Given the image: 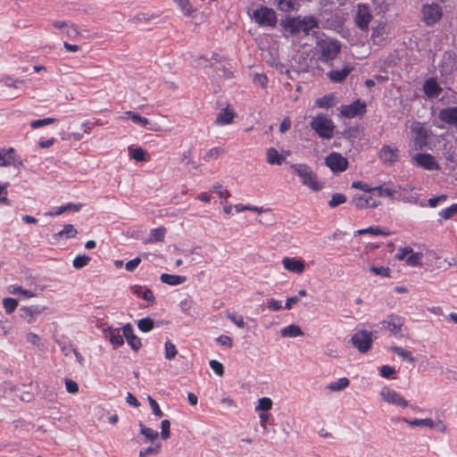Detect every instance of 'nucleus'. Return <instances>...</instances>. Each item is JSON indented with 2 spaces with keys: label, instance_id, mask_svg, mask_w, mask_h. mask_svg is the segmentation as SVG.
Returning a JSON list of instances; mask_svg holds the SVG:
<instances>
[{
  "label": "nucleus",
  "instance_id": "6ab92c4d",
  "mask_svg": "<svg viewBox=\"0 0 457 457\" xmlns=\"http://www.w3.org/2000/svg\"><path fill=\"white\" fill-rule=\"evenodd\" d=\"M104 337L109 339L114 348H118L124 344L123 337L120 334V328L108 327L104 330Z\"/></svg>",
  "mask_w": 457,
  "mask_h": 457
},
{
  "label": "nucleus",
  "instance_id": "7c9ffc66",
  "mask_svg": "<svg viewBox=\"0 0 457 457\" xmlns=\"http://www.w3.org/2000/svg\"><path fill=\"white\" fill-rule=\"evenodd\" d=\"M129 157L137 162H147L150 159L149 154L142 147L129 148Z\"/></svg>",
  "mask_w": 457,
  "mask_h": 457
},
{
  "label": "nucleus",
  "instance_id": "1a4fd4ad",
  "mask_svg": "<svg viewBox=\"0 0 457 457\" xmlns=\"http://www.w3.org/2000/svg\"><path fill=\"white\" fill-rule=\"evenodd\" d=\"M422 15L427 25H434L441 19L443 12L438 4L433 3L423 6Z\"/></svg>",
  "mask_w": 457,
  "mask_h": 457
},
{
  "label": "nucleus",
  "instance_id": "c85d7f7f",
  "mask_svg": "<svg viewBox=\"0 0 457 457\" xmlns=\"http://www.w3.org/2000/svg\"><path fill=\"white\" fill-rule=\"evenodd\" d=\"M280 335L284 337H296L303 336V331L298 325L291 324L280 330Z\"/></svg>",
  "mask_w": 457,
  "mask_h": 457
},
{
  "label": "nucleus",
  "instance_id": "f3484780",
  "mask_svg": "<svg viewBox=\"0 0 457 457\" xmlns=\"http://www.w3.org/2000/svg\"><path fill=\"white\" fill-rule=\"evenodd\" d=\"M282 264L285 270L295 274H302L305 269L304 261L296 260L293 257L283 258Z\"/></svg>",
  "mask_w": 457,
  "mask_h": 457
},
{
  "label": "nucleus",
  "instance_id": "3c124183",
  "mask_svg": "<svg viewBox=\"0 0 457 457\" xmlns=\"http://www.w3.org/2000/svg\"><path fill=\"white\" fill-rule=\"evenodd\" d=\"M0 82L3 83L5 87L17 88L18 84L23 83V80L16 79L10 76H4L0 78Z\"/></svg>",
  "mask_w": 457,
  "mask_h": 457
},
{
  "label": "nucleus",
  "instance_id": "b1692460",
  "mask_svg": "<svg viewBox=\"0 0 457 457\" xmlns=\"http://www.w3.org/2000/svg\"><path fill=\"white\" fill-rule=\"evenodd\" d=\"M44 308H40L37 305H33L29 307H21L20 309V315L22 319H26L29 323L34 321V317L41 313Z\"/></svg>",
  "mask_w": 457,
  "mask_h": 457
},
{
  "label": "nucleus",
  "instance_id": "37998d69",
  "mask_svg": "<svg viewBox=\"0 0 457 457\" xmlns=\"http://www.w3.org/2000/svg\"><path fill=\"white\" fill-rule=\"evenodd\" d=\"M90 261L91 258L87 255H78L73 260V267L77 270H80L87 266Z\"/></svg>",
  "mask_w": 457,
  "mask_h": 457
},
{
  "label": "nucleus",
  "instance_id": "f704fd0d",
  "mask_svg": "<svg viewBox=\"0 0 457 457\" xmlns=\"http://www.w3.org/2000/svg\"><path fill=\"white\" fill-rule=\"evenodd\" d=\"M281 12H288L295 9L297 0H275Z\"/></svg>",
  "mask_w": 457,
  "mask_h": 457
},
{
  "label": "nucleus",
  "instance_id": "49530a36",
  "mask_svg": "<svg viewBox=\"0 0 457 457\" xmlns=\"http://www.w3.org/2000/svg\"><path fill=\"white\" fill-rule=\"evenodd\" d=\"M226 316L237 327L244 328L245 321L242 315L237 314L235 312H230L229 311L226 312Z\"/></svg>",
  "mask_w": 457,
  "mask_h": 457
},
{
  "label": "nucleus",
  "instance_id": "0e129e2a",
  "mask_svg": "<svg viewBox=\"0 0 457 457\" xmlns=\"http://www.w3.org/2000/svg\"><path fill=\"white\" fill-rule=\"evenodd\" d=\"M213 190L220 198L227 199L230 196L229 191L223 189V187L219 183L213 186Z\"/></svg>",
  "mask_w": 457,
  "mask_h": 457
},
{
  "label": "nucleus",
  "instance_id": "f257e3e1",
  "mask_svg": "<svg viewBox=\"0 0 457 457\" xmlns=\"http://www.w3.org/2000/svg\"><path fill=\"white\" fill-rule=\"evenodd\" d=\"M280 26L292 36L298 35L301 32L309 35L312 29L319 27V23L317 19L311 15L303 18L287 17L285 20H281Z\"/></svg>",
  "mask_w": 457,
  "mask_h": 457
},
{
  "label": "nucleus",
  "instance_id": "58836bf2",
  "mask_svg": "<svg viewBox=\"0 0 457 457\" xmlns=\"http://www.w3.org/2000/svg\"><path fill=\"white\" fill-rule=\"evenodd\" d=\"M334 96L332 95L324 96L316 100V105L320 108H330L335 104Z\"/></svg>",
  "mask_w": 457,
  "mask_h": 457
},
{
  "label": "nucleus",
  "instance_id": "4be33fe9",
  "mask_svg": "<svg viewBox=\"0 0 457 457\" xmlns=\"http://www.w3.org/2000/svg\"><path fill=\"white\" fill-rule=\"evenodd\" d=\"M352 70L353 68L349 67L348 65L345 66L342 70H331L328 72V77L331 81L339 83L346 79Z\"/></svg>",
  "mask_w": 457,
  "mask_h": 457
},
{
  "label": "nucleus",
  "instance_id": "4c0bfd02",
  "mask_svg": "<svg viewBox=\"0 0 457 457\" xmlns=\"http://www.w3.org/2000/svg\"><path fill=\"white\" fill-rule=\"evenodd\" d=\"M13 154H14V149L12 147L9 148L6 151H0V165L1 166L11 165Z\"/></svg>",
  "mask_w": 457,
  "mask_h": 457
},
{
  "label": "nucleus",
  "instance_id": "6e6d98bb",
  "mask_svg": "<svg viewBox=\"0 0 457 457\" xmlns=\"http://www.w3.org/2000/svg\"><path fill=\"white\" fill-rule=\"evenodd\" d=\"M147 400H148L150 407L153 411V413L156 417L161 418L163 415V413H162L158 403L150 395L147 397Z\"/></svg>",
  "mask_w": 457,
  "mask_h": 457
},
{
  "label": "nucleus",
  "instance_id": "423d86ee",
  "mask_svg": "<svg viewBox=\"0 0 457 457\" xmlns=\"http://www.w3.org/2000/svg\"><path fill=\"white\" fill-rule=\"evenodd\" d=\"M372 332L366 329H361L352 335L351 342L361 353H367L373 342Z\"/></svg>",
  "mask_w": 457,
  "mask_h": 457
},
{
  "label": "nucleus",
  "instance_id": "09e8293b",
  "mask_svg": "<svg viewBox=\"0 0 457 457\" xmlns=\"http://www.w3.org/2000/svg\"><path fill=\"white\" fill-rule=\"evenodd\" d=\"M175 2L187 16H190L195 12V9L192 7L189 0H175Z\"/></svg>",
  "mask_w": 457,
  "mask_h": 457
},
{
  "label": "nucleus",
  "instance_id": "e433bc0d",
  "mask_svg": "<svg viewBox=\"0 0 457 457\" xmlns=\"http://www.w3.org/2000/svg\"><path fill=\"white\" fill-rule=\"evenodd\" d=\"M154 321L149 317L143 318L137 322V328L142 332H149L154 328Z\"/></svg>",
  "mask_w": 457,
  "mask_h": 457
},
{
  "label": "nucleus",
  "instance_id": "2eb2a0df",
  "mask_svg": "<svg viewBox=\"0 0 457 457\" xmlns=\"http://www.w3.org/2000/svg\"><path fill=\"white\" fill-rule=\"evenodd\" d=\"M121 329L123 332L122 337L126 338L129 345L133 351L137 352L141 348L142 343L141 339L134 334L132 325L130 323H127L121 328Z\"/></svg>",
  "mask_w": 457,
  "mask_h": 457
},
{
  "label": "nucleus",
  "instance_id": "e2e57ef3",
  "mask_svg": "<svg viewBox=\"0 0 457 457\" xmlns=\"http://www.w3.org/2000/svg\"><path fill=\"white\" fill-rule=\"evenodd\" d=\"M65 386H66L67 392H69L71 394H76L79 392V385L77 384V382H75L72 379L66 378Z\"/></svg>",
  "mask_w": 457,
  "mask_h": 457
},
{
  "label": "nucleus",
  "instance_id": "5701e85b",
  "mask_svg": "<svg viewBox=\"0 0 457 457\" xmlns=\"http://www.w3.org/2000/svg\"><path fill=\"white\" fill-rule=\"evenodd\" d=\"M122 120H131L134 123L139 124L140 126L146 128L148 129L153 130L152 128H148L147 126L151 124L150 120L145 117L140 116L139 114L133 112L131 111H127L123 112L121 116Z\"/></svg>",
  "mask_w": 457,
  "mask_h": 457
},
{
  "label": "nucleus",
  "instance_id": "c756f323",
  "mask_svg": "<svg viewBox=\"0 0 457 457\" xmlns=\"http://www.w3.org/2000/svg\"><path fill=\"white\" fill-rule=\"evenodd\" d=\"M402 420L407 424H409L410 426L411 427H416V426H425V427H428L430 428H433L436 427V423L434 422V420L430 418H426V419H414V420H408L406 418H403Z\"/></svg>",
  "mask_w": 457,
  "mask_h": 457
},
{
  "label": "nucleus",
  "instance_id": "f8f14e48",
  "mask_svg": "<svg viewBox=\"0 0 457 457\" xmlns=\"http://www.w3.org/2000/svg\"><path fill=\"white\" fill-rule=\"evenodd\" d=\"M366 112V104L361 100L353 101L350 104L341 106V115L345 118H353L359 115H363Z\"/></svg>",
  "mask_w": 457,
  "mask_h": 457
},
{
  "label": "nucleus",
  "instance_id": "ea45409f",
  "mask_svg": "<svg viewBox=\"0 0 457 457\" xmlns=\"http://www.w3.org/2000/svg\"><path fill=\"white\" fill-rule=\"evenodd\" d=\"M356 233L358 235H362V234H371V235H375V236H378V235H384V236H388L390 235V232L389 231H383L379 227H369L367 228H362V229H359L356 231Z\"/></svg>",
  "mask_w": 457,
  "mask_h": 457
},
{
  "label": "nucleus",
  "instance_id": "bb28decb",
  "mask_svg": "<svg viewBox=\"0 0 457 457\" xmlns=\"http://www.w3.org/2000/svg\"><path fill=\"white\" fill-rule=\"evenodd\" d=\"M162 283L170 286H177L184 283L187 280L186 276L171 275L168 273H162L160 277Z\"/></svg>",
  "mask_w": 457,
  "mask_h": 457
},
{
  "label": "nucleus",
  "instance_id": "338daca9",
  "mask_svg": "<svg viewBox=\"0 0 457 457\" xmlns=\"http://www.w3.org/2000/svg\"><path fill=\"white\" fill-rule=\"evenodd\" d=\"M412 253V248L410 246L402 247L398 250V253H396L395 257L398 260H403L406 259L407 256Z\"/></svg>",
  "mask_w": 457,
  "mask_h": 457
},
{
  "label": "nucleus",
  "instance_id": "4468645a",
  "mask_svg": "<svg viewBox=\"0 0 457 457\" xmlns=\"http://www.w3.org/2000/svg\"><path fill=\"white\" fill-rule=\"evenodd\" d=\"M378 156L384 163L393 164L399 160V150L395 146L385 145L380 149Z\"/></svg>",
  "mask_w": 457,
  "mask_h": 457
},
{
  "label": "nucleus",
  "instance_id": "7ed1b4c3",
  "mask_svg": "<svg viewBox=\"0 0 457 457\" xmlns=\"http://www.w3.org/2000/svg\"><path fill=\"white\" fill-rule=\"evenodd\" d=\"M311 128L321 137L330 139L333 137L335 126L331 120L323 115L314 117L311 123Z\"/></svg>",
  "mask_w": 457,
  "mask_h": 457
},
{
  "label": "nucleus",
  "instance_id": "4d7b16f0",
  "mask_svg": "<svg viewBox=\"0 0 457 457\" xmlns=\"http://www.w3.org/2000/svg\"><path fill=\"white\" fill-rule=\"evenodd\" d=\"M210 367L216 375L220 377L224 375V367L220 361L216 360L210 361Z\"/></svg>",
  "mask_w": 457,
  "mask_h": 457
},
{
  "label": "nucleus",
  "instance_id": "774afa93",
  "mask_svg": "<svg viewBox=\"0 0 457 457\" xmlns=\"http://www.w3.org/2000/svg\"><path fill=\"white\" fill-rule=\"evenodd\" d=\"M141 262V259L139 257H136L130 261H129L126 265H125V268L128 271H134L137 267L139 265V263Z\"/></svg>",
  "mask_w": 457,
  "mask_h": 457
},
{
  "label": "nucleus",
  "instance_id": "9d476101",
  "mask_svg": "<svg viewBox=\"0 0 457 457\" xmlns=\"http://www.w3.org/2000/svg\"><path fill=\"white\" fill-rule=\"evenodd\" d=\"M325 163L333 172H343L348 168V161L338 153H331L325 159Z\"/></svg>",
  "mask_w": 457,
  "mask_h": 457
},
{
  "label": "nucleus",
  "instance_id": "412c9836",
  "mask_svg": "<svg viewBox=\"0 0 457 457\" xmlns=\"http://www.w3.org/2000/svg\"><path fill=\"white\" fill-rule=\"evenodd\" d=\"M439 119L449 124L457 126V107L444 108L439 112Z\"/></svg>",
  "mask_w": 457,
  "mask_h": 457
},
{
  "label": "nucleus",
  "instance_id": "c9c22d12",
  "mask_svg": "<svg viewBox=\"0 0 457 457\" xmlns=\"http://www.w3.org/2000/svg\"><path fill=\"white\" fill-rule=\"evenodd\" d=\"M141 434L145 437L146 440L154 442L158 437V432L145 427L142 421L138 424Z\"/></svg>",
  "mask_w": 457,
  "mask_h": 457
},
{
  "label": "nucleus",
  "instance_id": "cd10ccee",
  "mask_svg": "<svg viewBox=\"0 0 457 457\" xmlns=\"http://www.w3.org/2000/svg\"><path fill=\"white\" fill-rule=\"evenodd\" d=\"M267 162L271 165H281L285 157L277 149L270 147L267 150Z\"/></svg>",
  "mask_w": 457,
  "mask_h": 457
},
{
  "label": "nucleus",
  "instance_id": "a18cd8bd",
  "mask_svg": "<svg viewBox=\"0 0 457 457\" xmlns=\"http://www.w3.org/2000/svg\"><path fill=\"white\" fill-rule=\"evenodd\" d=\"M422 258V253H411L406 258V263L410 266H420V259Z\"/></svg>",
  "mask_w": 457,
  "mask_h": 457
},
{
  "label": "nucleus",
  "instance_id": "5fc2aeb1",
  "mask_svg": "<svg viewBox=\"0 0 457 457\" xmlns=\"http://www.w3.org/2000/svg\"><path fill=\"white\" fill-rule=\"evenodd\" d=\"M160 451V445H156L155 446H149L144 449H141L139 452V457H147L149 455L157 454Z\"/></svg>",
  "mask_w": 457,
  "mask_h": 457
},
{
  "label": "nucleus",
  "instance_id": "13d9d810",
  "mask_svg": "<svg viewBox=\"0 0 457 457\" xmlns=\"http://www.w3.org/2000/svg\"><path fill=\"white\" fill-rule=\"evenodd\" d=\"M374 191H377L378 192V195L379 196H388V197H393L395 195V190L391 189V188H388V187H383L382 186H378V187H373V192Z\"/></svg>",
  "mask_w": 457,
  "mask_h": 457
},
{
  "label": "nucleus",
  "instance_id": "39448f33",
  "mask_svg": "<svg viewBox=\"0 0 457 457\" xmlns=\"http://www.w3.org/2000/svg\"><path fill=\"white\" fill-rule=\"evenodd\" d=\"M413 135L412 140L415 149L422 150L428 144L430 130L424 127L420 122H414L411 127Z\"/></svg>",
  "mask_w": 457,
  "mask_h": 457
},
{
  "label": "nucleus",
  "instance_id": "c03bdc74",
  "mask_svg": "<svg viewBox=\"0 0 457 457\" xmlns=\"http://www.w3.org/2000/svg\"><path fill=\"white\" fill-rule=\"evenodd\" d=\"M272 408V401L269 397L259 399L258 405L255 407L256 411H267Z\"/></svg>",
  "mask_w": 457,
  "mask_h": 457
},
{
  "label": "nucleus",
  "instance_id": "393cba45",
  "mask_svg": "<svg viewBox=\"0 0 457 457\" xmlns=\"http://www.w3.org/2000/svg\"><path fill=\"white\" fill-rule=\"evenodd\" d=\"M234 117V112L228 110V108H224L217 114L215 123L217 125L230 124L233 122Z\"/></svg>",
  "mask_w": 457,
  "mask_h": 457
},
{
  "label": "nucleus",
  "instance_id": "864d4df0",
  "mask_svg": "<svg viewBox=\"0 0 457 457\" xmlns=\"http://www.w3.org/2000/svg\"><path fill=\"white\" fill-rule=\"evenodd\" d=\"M170 422L168 420H163L161 422V436L163 440L168 439L170 436Z\"/></svg>",
  "mask_w": 457,
  "mask_h": 457
},
{
  "label": "nucleus",
  "instance_id": "a211bd4d",
  "mask_svg": "<svg viewBox=\"0 0 457 457\" xmlns=\"http://www.w3.org/2000/svg\"><path fill=\"white\" fill-rule=\"evenodd\" d=\"M352 203L356 208H359V209L375 208L380 204L378 201L375 200L373 197L367 196L365 195H356L355 196H353Z\"/></svg>",
  "mask_w": 457,
  "mask_h": 457
},
{
  "label": "nucleus",
  "instance_id": "052dcab7",
  "mask_svg": "<svg viewBox=\"0 0 457 457\" xmlns=\"http://www.w3.org/2000/svg\"><path fill=\"white\" fill-rule=\"evenodd\" d=\"M370 270L371 272H373L376 275H379V276H382V277H389L390 270L387 267L371 266Z\"/></svg>",
  "mask_w": 457,
  "mask_h": 457
},
{
  "label": "nucleus",
  "instance_id": "603ef678",
  "mask_svg": "<svg viewBox=\"0 0 457 457\" xmlns=\"http://www.w3.org/2000/svg\"><path fill=\"white\" fill-rule=\"evenodd\" d=\"M55 120H56L54 118H45V119H41V120H33L30 123V127L33 129H36L41 128L43 126H46V125L52 124Z\"/></svg>",
  "mask_w": 457,
  "mask_h": 457
},
{
  "label": "nucleus",
  "instance_id": "72a5a7b5",
  "mask_svg": "<svg viewBox=\"0 0 457 457\" xmlns=\"http://www.w3.org/2000/svg\"><path fill=\"white\" fill-rule=\"evenodd\" d=\"M349 379L347 378H341L337 381L331 382L327 386V388L330 391L337 392L346 388L349 386Z\"/></svg>",
  "mask_w": 457,
  "mask_h": 457
},
{
  "label": "nucleus",
  "instance_id": "ddd939ff",
  "mask_svg": "<svg viewBox=\"0 0 457 457\" xmlns=\"http://www.w3.org/2000/svg\"><path fill=\"white\" fill-rule=\"evenodd\" d=\"M404 319L397 314H390L386 320H382L381 324L384 328L387 329L393 334L398 333L403 326Z\"/></svg>",
  "mask_w": 457,
  "mask_h": 457
},
{
  "label": "nucleus",
  "instance_id": "2f4dec72",
  "mask_svg": "<svg viewBox=\"0 0 457 457\" xmlns=\"http://www.w3.org/2000/svg\"><path fill=\"white\" fill-rule=\"evenodd\" d=\"M391 351L395 353L396 355L401 357L402 359L407 361L408 362L413 364L415 362V358L413 357L411 352L405 350L404 348L397 345L391 346Z\"/></svg>",
  "mask_w": 457,
  "mask_h": 457
},
{
  "label": "nucleus",
  "instance_id": "8fccbe9b",
  "mask_svg": "<svg viewBox=\"0 0 457 457\" xmlns=\"http://www.w3.org/2000/svg\"><path fill=\"white\" fill-rule=\"evenodd\" d=\"M178 351L176 345L172 344L170 341H167L165 343V358L168 360H172L177 355Z\"/></svg>",
  "mask_w": 457,
  "mask_h": 457
},
{
  "label": "nucleus",
  "instance_id": "a19ab883",
  "mask_svg": "<svg viewBox=\"0 0 457 457\" xmlns=\"http://www.w3.org/2000/svg\"><path fill=\"white\" fill-rule=\"evenodd\" d=\"M347 201V197L341 193H336L332 195L331 199L328 202V205L331 208H336L338 205L345 204Z\"/></svg>",
  "mask_w": 457,
  "mask_h": 457
},
{
  "label": "nucleus",
  "instance_id": "bf43d9fd",
  "mask_svg": "<svg viewBox=\"0 0 457 457\" xmlns=\"http://www.w3.org/2000/svg\"><path fill=\"white\" fill-rule=\"evenodd\" d=\"M352 187L360 189L366 193L373 192V187H370L367 183H364L362 181H353L352 183Z\"/></svg>",
  "mask_w": 457,
  "mask_h": 457
},
{
  "label": "nucleus",
  "instance_id": "aec40b11",
  "mask_svg": "<svg viewBox=\"0 0 457 457\" xmlns=\"http://www.w3.org/2000/svg\"><path fill=\"white\" fill-rule=\"evenodd\" d=\"M423 90L428 97L436 98L438 97L442 92V87L434 78H429L425 80Z\"/></svg>",
  "mask_w": 457,
  "mask_h": 457
},
{
  "label": "nucleus",
  "instance_id": "0eeeda50",
  "mask_svg": "<svg viewBox=\"0 0 457 457\" xmlns=\"http://www.w3.org/2000/svg\"><path fill=\"white\" fill-rule=\"evenodd\" d=\"M320 49L321 54L320 60L328 62L337 57L341 50V44L337 40L324 41L320 44Z\"/></svg>",
  "mask_w": 457,
  "mask_h": 457
},
{
  "label": "nucleus",
  "instance_id": "a878e982",
  "mask_svg": "<svg viewBox=\"0 0 457 457\" xmlns=\"http://www.w3.org/2000/svg\"><path fill=\"white\" fill-rule=\"evenodd\" d=\"M78 231L72 224H65L63 228L53 235L54 240H60L62 237L72 238L77 235Z\"/></svg>",
  "mask_w": 457,
  "mask_h": 457
},
{
  "label": "nucleus",
  "instance_id": "de8ad7c7",
  "mask_svg": "<svg viewBox=\"0 0 457 457\" xmlns=\"http://www.w3.org/2000/svg\"><path fill=\"white\" fill-rule=\"evenodd\" d=\"M225 153V149L222 147H213L211 148L204 156V160L205 162H209L211 159H216L219 155Z\"/></svg>",
  "mask_w": 457,
  "mask_h": 457
},
{
  "label": "nucleus",
  "instance_id": "20e7f679",
  "mask_svg": "<svg viewBox=\"0 0 457 457\" xmlns=\"http://www.w3.org/2000/svg\"><path fill=\"white\" fill-rule=\"evenodd\" d=\"M253 17L260 26L275 27L278 22L275 11L264 5L256 8Z\"/></svg>",
  "mask_w": 457,
  "mask_h": 457
},
{
  "label": "nucleus",
  "instance_id": "dca6fc26",
  "mask_svg": "<svg viewBox=\"0 0 457 457\" xmlns=\"http://www.w3.org/2000/svg\"><path fill=\"white\" fill-rule=\"evenodd\" d=\"M381 396L384 401L389 403L398 405L403 408L408 406V402L403 397H402V395L399 393H397L395 390H391L389 388H383L381 391Z\"/></svg>",
  "mask_w": 457,
  "mask_h": 457
},
{
  "label": "nucleus",
  "instance_id": "79ce46f5",
  "mask_svg": "<svg viewBox=\"0 0 457 457\" xmlns=\"http://www.w3.org/2000/svg\"><path fill=\"white\" fill-rule=\"evenodd\" d=\"M3 305L7 314L12 313L18 306V301L14 298H4Z\"/></svg>",
  "mask_w": 457,
  "mask_h": 457
},
{
  "label": "nucleus",
  "instance_id": "6e6552de",
  "mask_svg": "<svg viewBox=\"0 0 457 457\" xmlns=\"http://www.w3.org/2000/svg\"><path fill=\"white\" fill-rule=\"evenodd\" d=\"M372 13L370 10V7L364 4H358L357 5V12L355 15V23L356 26L362 31H365L369 29V24L372 19Z\"/></svg>",
  "mask_w": 457,
  "mask_h": 457
},
{
  "label": "nucleus",
  "instance_id": "69168bd1",
  "mask_svg": "<svg viewBox=\"0 0 457 457\" xmlns=\"http://www.w3.org/2000/svg\"><path fill=\"white\" fill-rule=\"evenodd\" d=\"M253 83L265 88L267 87L268 79L264 74L257 73L254 75Z\"/></svg>",
  "mask_w": 457,
  "mask_h": 457
},
{
  "label": "nucleus",
  "instance_id": "f03ea898",
  "mask_svg": "<svg viewBox=\"0 0 457 457\" xmlns=\"http://www.w3.org/2000/svg\"><path fill=\"white\" fill-rule=\"evenodd\" d=\"M291 170L300 178L303 185L318 192L323 188V183L318 180L317 174L305 163H295Z\"/></svg>",
  "mask_w": 457,
  "mask_h": 457
},
{
  "label": "nucleus",
  "instance_id": "680f3d73",
  "mask_svg": "<svg viewBox=\"0 0 457 457\" xmlns=\"http://www.w3.org/2000/svg\"><path fill=\"white\" fill-rule=\"evenodd\" d=\"M454 213H457L456 210L454 209V205L452 204L451 206L445 208V209H443L440 212H439V215L445 219V220H449L453 217V215Z\"/></svg>",
  "mask_w": 457,
  "mask_h": 457
},
{
  "label": "nucleus",
  "instance_id": "9b49d317",
  "mask_svg": "<svg viewBox=\"0 0 457 457\" xmlns=\"http://www.w3.org/2000/svg\"><path fill=\"white\" fill-rule=\"evenodd\" d=\"M417 166L423 168L427 170H439L441 169L436 158L427 153H418L413 156Z\"/></svg>",
  "mask_w": 457,
  "mask_h": 457
},
{
  "label": "nucleus",
  "instance_id": "473e14b6",
  "mask_svg": "<svg viewBox=\"0 0 457 457\" xmlns=\"http://www.w3.org/2000/svg\"><path fill=\"white\" fill-rule=\"evenodd\" d=\"M166 229L163 227L153 228L150 231L149 237L147 239L148 243H156L162 242L165 237Z\"/></svg>",
  "mask_w": 457,
  "mask_h": 457
}]
</instances>
